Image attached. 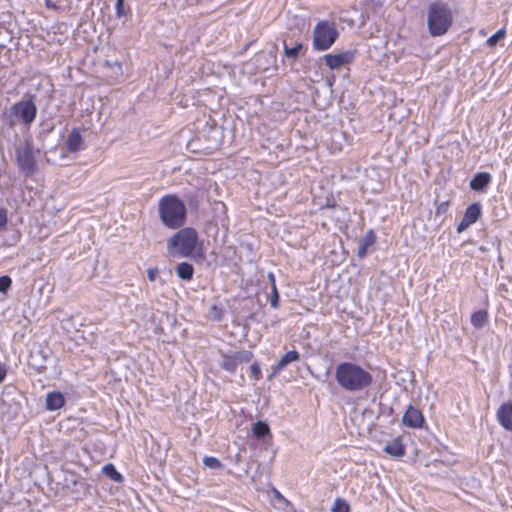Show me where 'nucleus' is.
<instances>
[{"label": "nucleus", "mask_w": 512, "mask_h": 512, "mask_svg": "<svg viewBox=\"0 0 512 512\" xmlns=\"http://www.w3.org/2000/svg\"><path fill=\"white\" fill-rule=\"evenodd\" d=\"M147 277L151 282L159 281L160 285L165 284V281L159 277V269L157 267L148 268Z\"/></svg>", "instance_id": "27"}, {"label": "nucleus", "mask_w": 512, "mask_h": 512, "mask_svg": "<svg viewBox=\"0 0 512 512\" xmlns=\"http://www.w3.org/2000/svg\"><path fill=\"white\" fill-rule=\"evenodd\" d=\"M270 304L273 308H277L278 304H279V293H278L276 285H273V287H272Z\"/></svg>", "instance_id": "31"}, {"label": "nucleus", "mask_w": 512, "mask_h": 512, "mask_svg": "<svg viewBox=\"0 0 512 512\" xmlns=\"http://www.w3.org/2000/svg\"><path fill=\"white\" fill-rule=\"evenodd\" d=\"M482 209L480 203H472L469 205L464 213V218L467 220L468 223L473 224L475 223L481 216Z\"/></svg>", "instance_id": "18"}, {"label": "nucleus", "mask_w": 512, "mask_h": 512, "mask_svg": "<svg viewBox=\"0 0 512 512\" xmlns=\"http://www.w3.org/2000/svg\"><path fill=\"white\" fill-rule=\"evenodd\" d=\"M402 422L405 426L420 428L424 423V417L419 409L410 405L402 417Z\"/></svg>", "instance_id": "10"}, {"label": "nucleus", "mask_w": 512, "mask_h": 512, "mask_svg": "<svg viewBox=\"0 0 512 512\" xmlns=\"http://www.w3.org/2000/svg\"><path fill=\"white\" fill-rule=\"evenodd\" d=\"M65 398L61 392L53 391L46 395V409L56 411L63 407Z\"/></svg>", "instance_id": "13"}, {"label": "nucleus", "mask_w": 512, "mask_h": 512, "mask_svg": "<svg viewBox=\"0 0 512 512\" xmlns=\"http://www.w3.org/2000/svg\"><path fill=\"white\" fill-rule=\"evenodd\" d=\"M338 36L339 32L333 22L319 21L313 29V48L317 51L328 50Z\"/></svg>", "instance_id": "6"}, {"label": "nucleus", "mask_w": 512, "mask_h": 512, "mask_svg": "<svg viewBox=\"0 0 512 512\" xmlns=\"http://www.w3.org/2000/svg\"><path fill=\"white\" fill-rule=\"evenodd\" d=\"M491 182V175L487 172L477 173L470 181V188L474 191H483Z\"/></svg>", "instance_id": "16"}, {"label": "nucleus", "mask_w": 512, "mask_h": 512, "mask_svg": "<svg viewBox=\"0 0 512 512\" xmlns=\"http://www.w3.org/2000/svg\"><path fill=\"white\" fill-rule=\"evenodd\" d=\"M453 22V14L446 3L432 2L428 6L427 26L432 36L444 35Z\"/></svg>", "instance_id": "4"}, {"label": "nucleus", "mask_w": 512, "mask_h": 512, "mask_svg": "<svg viewBox=\"0 0 512 512\" xmlns=\"http://www.w3.org/2000/svg\"><path fill=\"white\" fill-rule=\"evenodd\" d=\"M251 376L258 380L261 376V369L258 363H253L250 367Z\"/></svg>", "instance_id": "33"}, {"label": "nucleus", "mask_w": 512, "mask_h": 512, "mask_svg": "<svg viewBox=\"0 0 512 512\" xmlns=\"http://www.w3.org/2000/svg\"><path fill=\"white\" fill-rule=\"evenodd\" d=\"M335 379L338 385L348 392L365 390L373 382L371 373L353 362L339 363L335 368Z\"/></svg>", "instance_id": "1"}, {"label": "nucleus", "mask_w": 512, "mask_h": 512, "mask_svg": "<svg viewBox=\"0 0 512 512\" xmlns=\"http://www.w3.org/2000/svg\"><path fill=\"white\" fill-rule=\"evenodd\" d=\"M376 241V236L372 230H369L358 242L357 255L359 258H363L367 254V250Z\"/></svg>", "instance_id": "15"}, {"label": "nucleus", "mask_w": 512, "mask_h": 512, "mask_svg": "<svg viewBox=\"0 0 512 512\" xmlns=\"http://www.w3.org/2000/svg\"><path fill=\"white\" fill-rule=\"evenodd\" d=\"M203 463L206 467L217 470L223 467V464L216 457H205Z\"/></svg>", "instance_id": "28"}, {"label": "nucleus", "mask_w": 512, "mask_h": 512, "mask_svg": "<svg viewBox=\"0 0 512 512\" xmlns=\"http://www.w3.org/2000/svg\"><path fill=\"white\" fill-rule=\"evenodd\" d=\"M350 505L349 503L342 498H336L334 500L333 506L331 508V512H349Z\"/></svg>", "instance_id": "24"}, {"label": "nucleus", "mask_w": 512, "mask_h": 512, "mask_svg": "<svg viewBox=\"0 0 512 512\" xmlns=\"http://www.w3.org/2000/svg\"><path fill=\"white\" fill-rule=\"evenodd\" d=\"M497 420L504 429L512 431V400L498 408Z\"/></svg>", "instance_id": "11"}, {"label": "nucleus", "mask_w": 512, "mask_h": 512, "mask_svg": "<svg viewBox=\"0 0 512 512\" xmlns=\"http://www.w3.org/2000/svg\"><path fill=\"white\" fill-rule=\"evenodd\" d=\"M6 373L7 371L5 365L0 363V383L4 380Z\"/></svg>", "instance_id": "37"}, {"label": "nucleus", "mask_w": 512, "mask_h": 512, "mask_svg": "<svg viewBox=\"0 0 512 512\" xmlns=\"http://www.w3.org/2000/svg\"><path fill=\"white\" fill-rule=\"evenodd\" d=\"M238 362L235 359V355H224L221 362V367L231 373H234L237 369Z\"/></svg>", "instance_id": "21"}, {"label": "nucleus", "mask_w": 512, "mask_h": 512, "mask_svg": "<svg viewBox=\"0 0 512 512\" xmlns=\"http://www.w3.org/2000/svg\"><path fill=\"white\" fill-rule=\"evenodd\" d=\"M265 56H266V54H265V53H260V54L258 55V59H260L261 57H265Z\"/></svg>", "instance_id": "39"}, {"label": "nucleus", "mask_w": 512, "mask_h": 512, "mask_svg": "<svg viewBox=\"0 0 512 512\" xmlns=\"http://www.w3.org/2000/svg\"><path fill=\"white\" fill-rule=\"evenodd\" d=\"M37 111L34 96H29L14 103L8 110L3 112L2 120L10 128L15 127L19 123L29 128L37 116Z\"/></svg>", "instance_id": "3"}, {"label": "nucleus", "mask_w": 512, "mask_h": 512, "mask_svg": "<svg viewBox=\"0 0 512 512\" xmlns=\"http://www.w3.org/2000/svg\"><path fill=\"white\" fill-rule=\"evenodd\" d=\"M354 57L355 52L347 50L337 54H326L324 56V61L330 69L334 70L351 63L354 60Z\"/></svg>", "instance_id": "9"}, {"label": "nucleus", "mask_w": 512, "mask_h": 512, "mask_svg": "<svg viewBox=\"0 0 512 512\" xmlns=\"http://www.w3.org/2000/svg\"><path fill=\"white\" fill-rule=\"evenodd\" d=\"M383 451L393 457H402L405 454L404 445L399 438L385 445Z\"/></svg>", "instance_id": "17"}, {"label": "nucleus", "mask_w": 512, "mask_h": 512, "mask_svg": "<svg viewBox=\"0 0 512 512\" xmlns=\"http://www.w3.org/2000/svg\"><path fill=\"white\" fill-rule=\"evenodd\" d=\"M235 359L237 360L238 364L243 362H249L253 356L252 352L250 351H241L234 354Z\"/></svg>", "instance_id": "29"}, {"label": "nucleus", "mask_w": 512, "mask_h": 512, "mask_svg": "<svg viewBox=\"0 0 512 512\" xmlns=\"http://www.w3.org/2000/svg\"><path fill=\"white\" fill-rule=\"evenodd\" d=\"M487 321L488 314L485 310H478L471 316V324L477 329L484 327Z\"/></svg>", "instance_id": "20"}, {"label": "nucleus", "mask_w": 512, "mask_h": 512, "mask_svg": "<svg viewBox=\"0 0 512 512\" xmlns=\"http://www.w3.org/2000/svg\"><path fill=\"white\" fill-rule=\"evenodd\" d=\"M198 243V235L193 228H183L168 241V251L172 256L189 257Z\"/></svg>", "instance_id": "5"}, {"label": "nucleus", "mask_w": 512, "mask_h": 512, "mask_svg": "<svg viewBox=\"0 0 512 512\" xmlns=\"http://www.w3.org/2000/svg\"><path fill=\"white\" fill-rule=\"evenodd\" d=\"M506 35V31L504 28L498 30L495 34L490 36L487 40V44L489 47H494L501 39H503Z\"/></svg>", "instance_id": "26"}, {"label": "nucleus", "mask_w": 512, "mask_h": 512, "mask_svg": "<svg viewBox=\"0 0 512 512\" xmlns=\"http://www.w3.org/2000/svg\"><path fill=\"white\" fill-rule=\"evenodd\" d=\"M158 212L162 224L169 229H178L186 222V206L176 195L163 196L158 202Z\"/></svg>", "instance_id": "2"}, {"label": "nucleus", "mask_w": 512, "mask_h": 512, "mask_svg": "<svg viewBox=\"0 0 512 512\" xmlns=\"http://www.w3.org/2000/svg\"><path fill=\"white\" fill-rule=\"evenodd\" d=\"M102 471L107 477H109L113 481L120 482L123 479L122 475L116 470L115 466L111 463L104 465Z\"/></svg>", "instance_id": "23"}, {"label": "nucleus", "mask_w": 512, "mask_h": 512, "mask_svg": "<svg viewBox=\"0 0 512 512\" xmlns=\"http://www.w3.org/2000/svg\"><path fill=\"white\" fill-rule=\"evenodd\" d=\"M471 224L467 222V220L463 217L460 223L457 226V232L461 233L465 231Z\"/></svg>", "instance_id": "35"}, {"label": "nucleus", "mask_w": 512, "mask_h": 512, "mask_svg": "<svg viewBox=\"0 0 512 512\" xmlns=\"http://www.w3.org/2000/svg\"><path fill=\"white\" fill-rule=\"evenodd\" d=\"M300 359V354L296 350H291L287 353H285L280 360L277 362V364L273 367V372L271 376L276 375L280 371H282L287 365H289L292 362L298 361Z\"/></svg>", "instance_id": "12"}, {"label": "nucleus", "mask_w": 512, "mask_h": 512, "mask_svg": "<svg viewBox=\"0 0 512 512\" xmlns=\"http://www.w3.org/2000/svg\"><path fill=\"white\" fill-rule=\"evenodd\" d=\"M66 146L69 152L75 153L82 149L83 138L78 129L74 128L68 135Z\"/></svg>", "instance_id": "14"}, {"label": "nucleus", "mask_w": 512, "mask_h": 512, "mask_svg": "<svg viewBox=\"0 0 512 512\" xmlns=\"http://www.w3.org/2000/svg\"><path fill=\"white\" fill-rule=\"evenodd\" d=\"M176 274L180 279L190 281L193 278L194 267L188 262H182L177 265Z\"/></svg>", "instance_id": "19"}, {"label": "nucleus", "mask_w": 512, "mask_h": 512, "mask_svg": "<svg viewBox=\"0 0 512 512\" xmlns=\"http://www.w3.org/2000/svg\"><path fill=\"white\" fill-rule=\"evenodd\" d=\"M52 357V351L41 344H34L29 352L28 366L36 373H43Z\"/></svg>", "instance_id": "8"}, {"label": "nucleus", "mask_w": 512, "mask_h": 512, "mask_svg": "<svg viewBox=\"0 0 512 512\" xmlns=\"http://www.w3.org/2000/svg\"><path fill=\"white\" fill-rule=\"evenodd\" d=\"M116 15L118 18H121L126 15V12L124 10V2L116 1Z\"/></svg>", "instance_id": "34"}, {"label": "nucleus", "mask_w": 512, "mask_h": 512, "mask_svg": "<svg viewBox=\"0 0 512 512\" xmlns=\"http://www.w3.org/2000/svg\"><path fill=\"white\" fill-rule=\"evenodd\" d=\"M302 48L303 45L301 43H296L293 47H288L286 42H284V53L288 58L296 59Z\"/></svg>", "instance_id": "25"}, {"label": "nucleus", "mask_w": 512, "mask_h": 512, "mask_svg": "<svg viewBox=\"0 0 512 512\" xmlns=\"http://www.w3.org/2000/svg\"><path fill=\"white\" fill-rule=\"evenodd\" d=\"M268 279L271 282V288L273 287V285H276L275 276H274V274L272 272H270L268 274Z\"/></svg>", "instance_id": "38"}, {"label": "nucleus", "mask_w": 512, "mask_h": 512, "mask_svg": "<svg viewBox=\"0 0 512 512\" xmlns=\"http://www.w3.org/2000/svg\"><path fill=\"white\" fill-rule=\"evenodd\" d=\"M252 431L255 437L263 438L270 433V428L265 422L258 421L254 423Z\"/></svg>", "instance_id": "22"}, {"label": "nucleus", "mask_w": 512, "mask_h": 512, "mask_svg": "<svg viewBox=\"0 0 512 512\" xmlns=\"http://www.w3.org/2000/svg\"><path fill=\"white\" fill-rule=\"evenodd\" d=\"M16 162L19 170L26 177H31L37 172V163L30 141H26L23 145L16 148Z\"/></svg>", "instance_id": "7"}, {"label": "nucleus", "mask_w": 512, "mask_h": 512, "mask_svg": "<svg viewBox=\"0 0 512 512\" xmlns=\"http://www.w3.org/2000/svg\"><path fill=\"white\" fill-rule=\"evenodd\" d=\"M12 284V280L9 276L4 275L0 277V292L6 293Z\"/></svg>", "instance_id": "30"}, {"label": "nucleus", "mask_w": 512, "mask_h": 512, "mask_svg": "<svg viewBox=\"0 0 512 512\" xmlns=\"http://www.w3.org/2000/svg\"><path fill=\"white\" fill-rule=\"evenodd\" d=\"M7 224L6 210L0 209V228H4Z\"/></svg>", "instance_id": "36"}, {"label": "nucleus", "mask_w": 512, "mask_h": 512, "mask_svg": "<svg viewBox=\"0 0 512 512\" xmlns=\"http://www.w3.org/2000/svg\"><path fill=\"white\" fill-rule=\"evenodd\" d=\"M448 208H449L448 201L439 203L436 207V212H435L436 216L444 215L448 211Z\"/></svg>", "instance_id": "32"}]
</instances>
